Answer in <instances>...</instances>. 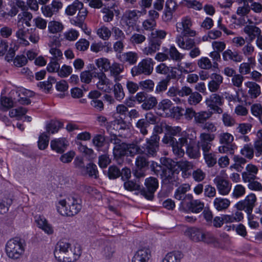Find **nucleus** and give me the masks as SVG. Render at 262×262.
<instances>
[{
    "mask_svg": "<svg viewBox=\"0 0 262 262\" xmlns=\"http://www.w3.org/2000/svg\"><path fill=\"white\" fill-rule=\"evenodd\" d=\"M222 56L223 60L226 61L232 60L235 62H240L243 60V56L237 51L233 52L230 49H227L223 52Z\"/></svg>",
    "mask_w": 262,
    "mask_h": 262,
    "instance_id": "cd10ccee",
    "label": "nucleus"
},
{
    "mask_svg": "<svg viewBox=\"0 0 262 262\" xmlns=\"http://www.w3.org/2000/svg\"><path fill=\"white\" fill-rule=\"evenodd\" d=\"M185 233L194 242H200L203 239L204 233L200 229L197 228H189Z\"/></svg>",
    "mask_w": 262,
    "mask_h": 262,
    "instance_id": "f704fd0d",
    "label": "nucleus"
},
{
    "mask_svg": "<svg viewBox=\"0 0 262 262\" xmlns=\"http://www.w3.org/2000/svg\"><path fill=\"white\" fill-rule=\"evenodd\" d=\"M95 63L101 71L107 72L109 70V69H110L111 63L109 60L107 58H99L96 60Z\"/></svg>",
    "mask_w": 262,
    "mask_h": 262,
    "instance_id": "c03bdc74",
    "label": "nucleus"
},
{
    "mask_svg": "<svg viewBox=\"0 0 262 262\" xmlns=\"http://www.w3.org/2000/svg\"><path fill=\"white\" fill-rule=\"evenodd\" d=\"M196 139V132L194 129H188L181 134V137L175 140L170 137L163 139V143L168 144L172 148L173 154L177 158H181L185 154L182 146H186V152L188 156L193 159L198 158L200 155V147L195 146Z\"/></svg>",
    "mask_w": 262,
    "mask_h": 262,
    "instance_id": "f257e3e1",
    "label": "nucleus"
},
{
    "mask_svg": "<svg viewBox=\"0 0 262 262\" xmlns=\"http://www.w3.org/2000/svg\"><path fill=\"white\" fill-rule=\"evenodd\" d=\"M56 82V79L53 77H49L47 81L40 82L38 86L47 92H49L52 87V84Z\"/></svg>",
    "mask_w": 262,
    "mask_h": 262,
    "instance_id": "6e6d98bb",
    "label": "nucleus"
},
{
    "mask_svg": "<svg viewBox=\"0 0 262 262\" xmlns=\"http://www.w3.org/2000/svg\"><path fill=\"white\" fill-rule=\"evenodd\" d=\"M203 155L205 161L208 167H212L216 163L217 158L215 154L207 151L206 152H203Z\"/></svg>",
    "mask_w": 262,
    "mask_h": 262,
    "instance_id": "de8ad7c7",
    "label": "nucleus"
},
{
    "mask_svg": "<svg viewBox=\"0 0 262 262\" xmlns=\"http://www.w3.org/2000/svg\"><path fill=\"white\" fill-rule=\"evenodd\" d=\"M110 74L112 76L114 77L115 82H119L122 78V76L120 74L124 70V66L117 62H114L112 65H110Z\"/></svg>",
    "mask_w": 262,
    "mask_h": 262,
    "instance_id": "393cba45",
    "label": "nucleus"
},
{
    "mask_svg": "<svg viewBox=\"0 0 262 262\" xmlns=\"http://www.w3.org/2000/svg\"><path fill=\"white\" fill-rule=\"evenodd\" d=\"M220 194L223 195L228 194L231 188V184L221 177L217 176L213 180Z\"/></svg>",
    "mask_w": 262,
    "mask_h": 262,
    "instance_id": "6ab92c4d",
    "label": "nucleus"
},
{
    "mask_svg": "<svg viewBox=\"0 0 262 262\" xmlns=\"http://www.w3.org/2000/svg\"><path fill=\"white\" fill-rule=\"evenodd\" d=\"M128 145L123 143L121 145L114 146L113 154L115 158H120L122 156H127Z\"/></svg>",
    "mask_w": 262,
    "mask_h": 262,
    "instance_id": "58836bf2",
    "label": "nucleus"
},
{
    "mask_svg": "<svg viewBox=\"0 0 262 262\" xmlns=\"http://www.w3.org/2000/svg\"><path fill=\"white\" fill-rule=\"evenodd\" d=\"M154 62L150 58L142 59L137 65L132 68L130 73L132 76L136 77L142 75H150L154 70Z\"/></svg>",
    "mask_w": 262,
    "mask_h": 262,
    "instance_id": "423d86ee",
    "label": "nucleus"
},
{
    "mask_svg": "<svg viewBox=\"0 0 262 262\" xmlns=\"http://www.w3.org/2000/svg\"><path fill=\"white\" fill-rule=\"evenodd\" d=\"M25 246V242L23 239L19 237L12 238L6 243V254L9 258L18 259L23 255Z\"/></svg>",
    "mask_w": 262,
    "mask_h": 262,
    "instance_id": "39448f33",
    "label": "nucleus"
},
{
    "mask_svg": "<svg viewBox=\"0 0 262 262\" xmlns=\"http://www.w3.org/2000/svg\"><path fill=\"white\" fill-rule=\"evenodd\" d=\"M139 85L140 88L148 92H152L155 87V83L153 80L151 79H146L145 80L141 81L139 82Z\"/></svg>",
    "mask_w": 262,
    "mask_h": 262,
    "instance_id": "09e8293b",
    "label": "nucleus"
},
{
    "mask_svg": "<svg viewBox=\"0 0 262 262\" xmlns=\"http://www.w3.org/2000/svg\"><path fill=\"white\" fill-rule=\"evenodd\" d=\"M246 192L245 188L241 184L236 185L233 189L232 196L234 198H238L243 196Z\"/></svg>",
    "mask_w": 262,
    "mask_h": 262,
    "instance_id": "774afa93",
    "label": "nucleus"
},
{
    "mask_svg": "<svg viewBox=\"0 0 262 262\" xmlns=\"http://www.w3.org/2000/svg\"><path fill=\"white\" fill-rule=\"evenodd\" d=\"M63 28L61 23L56 21H51L49 23L48 29L50 32L56 33L62 30Z\"/></svg>",
    "mask_w": 262,
    "mask_h": 262,
    "instance_id": "603ef678",
    "label": "nucleus"
},
{
    "mask_svg": "<svg viewBox=\"0 0 262 262\" xmlns=\"http://www.w3.org/2000/svg\"><path fill=\"white\" fill-rule=\"evenodd\" d=\"M78 11L77 16L70 19L71 23L75 26H77L86 34L90 33L87 31V27L84 24V20L88 14V11L83 7L82 3L75 1L72 5L69 6L66 9V13L67 15L72 16Z\"/></svg>",
    "mask_w": 262,
    "mask_h": 262,
    "instance_id": "f03ea898",
    "label": "nucleus"
},
{
    "mask_svg": "<svg viewBox=\"0 0 262 262\" xmlns=\"http://www.w3.org/2000/svg\"><path fill=\"white\" fill-rule=\"evenodd\" d=\"M192 177L195 181L201 182L205 179L206 173L201 168H197L192 171Z\"/></svg>",
    "mask_w": 262,
    "mask_h": 262,
    "instance_id": "0e129e2a",
    "label": "nucleus"
},
{
    "mask_svg": "<svg viewBox=\"0 0 262 262\" xmlns=\"http://www.w3.org/2000/svg\"><path fill=\"white\" fill-rule=\"evenodd\" d=\"M96 85L97 88L105 93H110L112 90V83L111 81L107 78L106 75L104 74L98 79Z\"/></svg>",
    "mask_w": 262,
    "mask_h": 262,
    "instance_id": "b1692460",
    "label": "nucleus"
},
{
    "mask_svg": "<svg viewBox=\"0 0 262 262\" xmlns=\"http://www.w3.org/2000/svg\"><path fill=\"white\" fill-rule=\"evenodd\" d=\"M255 64V58L250 57L248 58V62H243L239 67V72L241 74L246 75L249 74L251 68Z\"/></svg>",
    "mask_w": 262,
    "mask_h": 262,
    "instance_id": "72a5a7b5",
    "label": "nucleus"
},
{
    "mask_svg": "<svg viewBox=\"0 0 262 262\" xmlns=\"http://www.w3.org/2000/svg\"><path fill=\"white\" fill-rule=\"evenodd\" d=\"M180 207L183 210L198 213L203 210L204 203L200 200H194L193 195L188 193L186 195L184 201L181 202Z\"/></svg>",
    "mask_w": 262,
    "mask_h": 262,
    "instance_id": "0eeeda50",
    "label": "nucleus"
},
{
    "mask_svg": "<svg viewBox=\"0 0 262 262\" xmlns=\"http://www.w3.org/2000/svg\"><path fill=\"white\" fill-rule=\"evenodd\" d=\"M246 85L249 88L248 93L251 98H256L260 95V88L256 83L249 81L246 83Z\"/></svg>",
    "mask_w": 262,
    "mask_h": 262,
    "instance_id": "e433bc0d",
    "label": "nucleus"
},
{
    "mask_svg": "<svg viewBox=\"0 0 262 262\" xmlns=\"http://www.w3.org/2000/svg\"><path fill=\"white\" fill-rule=\"evenodd\" d=\"M170 58L175 61H180L183 58V55L180 53L174 46H171L169 50Z\"/></svg>",
    "mask_w": 262,
    "mask_h": 262,
    "instance_id": "e2e57ef3",
    "label": "nucleus"
},
{
    "mask_svg": "<svg viewBox=\"0 0 262 262\" xmlns=\"http://www.w3.org/2000/svg\"><path fill=\"white\" fill-rule=\"evenodd\" d=\"M212 112L201 111L196 113L194 122L197 124H204L212 115Z\"/></svg>",
    "mask_w": 262,
    "mask_h": 262,
    "instance_id": "c9c22d12",
    "label": "nucleus"
},
{
    "mask_svg": "<svg viewBox=\"0 0 262 262\" xmlns=\"http://www.w3.org/2000/svg\"><path fill=\"white\" fill-rule=\"evenodd\" d=\"M198 65L200 68L204 70H209L213 67V64L210 60L206 57L200 59L198 61Z\"/></svg>",
    "mask_w": 262,
    "mask_h": 262,
    "instance_id": "680f3d73",
    "label": "nucleus"
},
{
    "mask_svg": "<svg viewBox=\"0 0 262 262\" xmlns=\"http://www.w3.org/2000/svg\"><path fill=\"white\" fill-rule=\"evenodd\" d=\"M258 169L256 166L252 164H249L246 167V171L242 174V179L244 182L250 181L256 179V174Z\"/></svg>",
    "mask_w": 262,
    "mask_h": 262,
    "instance_id": "4be33fe9",
    "label": "nucleus"
},
{
    "mask_svg": "<svg viewBox=\"0 0 262 262\" xmlns=\"http://www.w3.org/2000/svg\"><path fill=\"white\" fill-rule=\"evenodd\" d=\"M115 253V249L111 245H106L101 251V254L104 258L109 259L113 256Z\"/></svg>",
    "mask_w": 262,
    "mask_h": 262,
    "instance_id": "13d9d810",
    "label": "nucleus"
},
{
    "mask_svg": "<svg viewBox=\"0 0 262 262\" xmlns=\"http://www.w3.org/2000/svg\"><path fill=\"white\" fill-rule=\"evenodd\" d=\"M202 100V95L197 92H191L189 95L187 101L191 105H196L199 103Z\"/></svg>",
    "mask_w": 262,
    "mask_h": 262,
    "instance_id": "3c124183",
    "label": "nucleus"
},
{
    "mask_svg": "<svg viewBox=\"0 0 262 262\" xmlns=\"http://www.w3.org/2000/svg\"><path fill=\"white\" fill-rule=\"evenodd\" d=\"M81 200L76 194L70 195L60 200L57 205L58 212L63 216H72L81 209Z\"/></svg>",
    "mask_w": 262,
    "mask_h": 262,
    "instance_id": "7ed1b4c3",
    "label": "nucleus"
},
{
    "mask_svg": "<svg viewBox=\"0 0 262 262\" xmlns=\"http://www.w3.org/2000/svg\"><path fill=\"white\" fill-rule=\"evenodd\" d=\"M135 165L139 170H143L148 167L149 161L145 156L139 155L136 159Z\"/></svg>",
    "mask_w": 262,
    "mask_h": 262,
    "instance_id": "79ce46f5",
    "label": "nucleus"
},
{
    "mask_svg": "<svg viewBox=\"0 0 262 262\" xmlns=\"http://www.w3.org/2000/svg\"><path fill=\"white\" fill-rule=\"evenodd\" d=\"M172 102L167 99H163L158 105V110L160 115L165 117H169L172 114L171 111L172 108Z\"/></svg>",
    "mask_w": 262,
    "mask_h": 262,
    "instance_id": "412c9836",
    "label": "nucleus"
},
{
    "mask_svg": "<svg viewBox=\"0 0 262 262\" xmlns=\"http://www.w3.org/2000/svg\"><path fill=\"white\" fill-rule=\"evenodd\" d=\"M191 26L192 23L190 19L186 17L183 19L182 21L177 23V31L181 33L179 35L193 37L195 36L196 32L191 29Z\"/></svg>",
    "mask_w": 262,
    "mask_h": 262,
    "instance_id": "2eb2a0df",
    "label": "nucleus"
},
{
    "mask_svg": "<svg viewBox=\"0 0 262 262\" xmlns=\"http://www.w3.org/2000/svg\"><path fill=\"white\" fill-rule=\"evenodd\" d=\"M190 189V185L188 183L183 184L180 185L174 192V198L181 202L185 198L186 193Z\"/></svg>",
    "mask_w": 262,
    "mask_h": 262,
    "instance_id": "473e14b6",
    "label": "nucleus"
},
{
    "mask_svg": "<svg viewBox=\"0 0 262 262\" xmlns=\"http://www.w3.org/2000/svg\"><path fill=\"white\" fill-rule=\"evenodd\" d=\"M54 254L55 258L60 262H74L80 256V254H76L72 251L70 243L63 241L57 243Z\"/></svg>",
    "mask_w": 262,
    "mask_h": 262,
    "instance_id": "20e7f679",
    "label": "nucleus"
},
{
    "mask_svg": "<svg viewBox=\"0 0 262 262\" xmlns=\"http://www.w3.org/2000/svg\"><path fill=\"white\" fill-rule=\"evenodd\" d=\"M49 142V137L47 134L45 133L41 134L38 141V148L41 150L45 149L48 146Z\"/></svg>",
    "mask_w": 262,
    "mask_h": 262,
    "instance_id": "052dcab7",
    "label": "nucleus"
},
{
    "mask_svg": "<svg viewBox=\"0 0 262 262\" xmlns=\"http://www.w3.org/2000/svg\"><path fill=\"white\" fill-rule=\"evenodd\" d=\"M169 82H170L165 78L160 81L156 86L155 93L160 94L165 91L167 89Z\"/></svg>",
    "mask_w": 262,
    "mask_h": 262,
    "instance_id": "69168bd1",
    "label": "nucleus"
},
{
    "mask_svg": "<svg viewBox=\"0 0 262 262\" xmlns=\"http://www.w3.org/2000/svg\"><path fill=\"white\" fill-rule=\"evenodd\" d=\"M78 149L82 154L86 156L89 159H94L96 157L94 150L88 148L86 146L82 145L81 143L78 144Z\"/></svg>",
    "mask_w": 262,
    "mask_h": 262,
    "instance_id": "5fc2aeb1",
    "label": "nucleus"
},
{
    "mask_svg": "<svg viewBox=\"0 0 262 262\" xmlns=\"http://www.w3.org/2000/svg\"><path fill=\"white\" fill-rule=\"evenodd\" d=\"M160 137L157 134H154L149 139H146V143L142 146L143 152L148 156H155L159 149Z\"/></svg>",
    "mask_w": 262,
    "mask_h": 262,
    "instance_id": "f8f14e48",
    "label": "nucleus"
},
{
    "mask_svg": "<svg viewBox=\"0 0 262 262\" xmlns=\"http://www.w3.org/2000/svg\"><path fill=\"white\" fill-rule=\"evenodd\" d=\"M182 35H177L176 38V42L178 46L186 50H190L195 46V42L194 39L187 37Z\"/></svg>",
    "mask_w": 262,
    "mask_h": 262,
    "instance_id": "aec40b11",
    "label": "nucleus"
},
{
    "mask_svg": "<svg viewBox=\"0 0 262 262\" xmlns=\"http://www.w3.org/2000/svg\"><path fill=\"white\" fill-rule=\"evenodd\" d=\"M177 7L176 3L173 0H167L165 4V16L167 19L172 18V13L176 11Z\"/></svg>",
    "mask_w": 262,
    "mask_h": 262,
    "instance_id": "4c0bfd02",
    "label": "nucleus"
},
{
    "mask_svg": "<svg viewBox=\"0 0 262 262\" xmlns=\"http://www.w3.org/2000/svg\"><path fill=\"white\" fill-rule=\"evenodd\" d=\"M105 141L104 137L101 135H96L92 140L93 145L97 147L98 150H100V148L104 145Z\"/></svg>",
    "mask_w": 262,
    "mask_h": 262,
    "instance_id": "338daca9",
    "label": "nucleus"
},
{
    "mask_svg": "<svg viewBox=\"0 0 262 262\" xmlns=\"http://www.w3.org/2000/svg\"><path fill=\"white\" fill-rule=\"evenodd\" d=\"M214 208L218 211H223L226 210L230 205L229 200L221 197L216 198L213 202Z\"/></svg>",
    "mask_w": 262,
    "mask_h": 262,
    "instance_id": "c85d7f7f",
    "label": "nucleus"
},
{
    "mask_svg": "<svg viewBox=\"0 0 262 262\" xmlns=\"http://www.w3.org/2000/svg\"><path fill=\"white\" fill-rule=\"evenodd\" d=\"M145 187L140 190V194L148 200H152L154 194L159 187L158 180L154 177L146 178L145 180Z\"/></svg>",
    "mask_w": 262,
    "mask_h": 262,
    "instance_id": "9d476101",
    "label": "nucleus"
},
{
    "mask_svg": "<svg viewBox=\"0 0 262 262\" xmlns=\"http://www.w3.org/2000/svg\"><path fill=\"white\" fill-rule=\"evenodd\" d=\"M257 199L253 193L248 195L244 200L239 201L235 205L238 210H245L248 215L251 214L253 208L255 205Z\"/></svg>",
    "mask_w": 262,
    "mask_h": 262,
    "instance_id": "9b49d317",
    "label": "nucleus"
},
{
    "mask_svg": "<svg viewBox=\"0 0 262 262\" xmlns=\"http://www.w3.org/2000/svg\"><path fill=\"white\" fill-rule=\"evenodd\" d=\"M62 6L63 4L60 1L53 0L51 4L42 6L41 7V10L45 17H51L58 13Z\"/></svg>",
    "mask_w": 262,
    "mask_h": 262,
    "instance_id": "a211bd4d",
    "label": "nucleus"
},
{
    "mask_svg": "<svg viewBox=\"0 0 262 262\" xmlns=\"http://www.w3.org/2000/svg\"><path fill=\"white\" fill-rule=\"evenodd\" d=\"M157 73L166 75V79L169 82L171 79L178 80L182 74V70L175 67H168L165 63H161L156 68Z\"/></svg>",
    "mask_w": 262,
    "mask_h": 262,
    "instance_id": "1a4fd4ad",
    "label": "nucleus"
},
{
    "mask_svg": "<svg viewBox=\"0 0 262 262\" xmlns=\"http://www.w3.org/2000/svg\"><path fill=\"white\" fill-rule=\"evenodd\" d=\"M244 31L248 36L250 42L261 35L260 29L254 25H246L244 28Z\"/></svg>",
    "mask_w": 262,
    "mask_h": 262,
    "instance_id": "bb28decb",
    "label": "nucleus"
},
{
    "mask_svg": "<svg viewBox=\"0 0 262 262\" xmlns=\"http://www.w3.org/2000/svg\"><path fill=\"white\" fill-rule=\"evenodd\" d=\"M158 101L155 97L150 96L146 98V100L141 105V107L144 110H149L154 108L157 104Z\"/></svg>",
    "mask_w": 262,
    "mask_h": 262,
    "instance_id": "a18cd8bd",
    "label": "nucleus"
},
{
    "mask_svg": "<svg viewBox=\"0 0 262 262\" xmlns=\"http://www.w3.org/2000/svg\"><path fill=\"white\" fill-rule=\"evenodd\" d=\"M50 144L52 149L58 153L63 152L68 146L67 141L64 138L53 140L51 141Z\"/></svg>",
    "mask_w": 262,
    "mask_h": 262,
    "instance_id": "a878e982",
    "label": "nucleus"
},
{
    "mask_svg": "<svg viewBox=\"0 0 262 262\" xmlns=\"http://www.w3.org/2000/svg\"><path fill=\"white\" fill-rule=\"evenodd\" d=\"M219 143L222 144L218 148L219 151L222 154H234L235 146L232 144L233 136L228 133H221L218 136Z\"/></svg>",
    "mask_w": 262,
    "mask_h": 262,
    "instance_id": "6e6552de",
    "label": "nucleus"
},
{
    "mask_svg": "<svg viewBox=\"0 0 262 262\" xmlns=\"http://www.w3.org/2000/svg\"><path fill=\"white\" fill-rule=\"evenodd\" d=\"M136 126L143 135L147 134V128L149 126L148 123L145 119H139L136 124Z\"/></svg>",
    "mask_w": 262,
    "mask_h": 262,
    "instance_id": "864d4df0",
    "label": "nucleus"
},
{
    "mask_svg": "<svg viewBox=\"0 0 262 262\" xmlns=\"http://www.w3.org/2000/svg\"><path fill=\"white\" fill-rule=\"evenodd\" d=\"M215 139V135L213 134L202 133L199 136L198 141V146L202 149L203 152L209 151L212 146V142Z\"/></svg>",
    "mask_w": 262,
    "mask_h": 262,
    "instance_id": "dca6fc26",
    "label": "nucleus"
},
{
    "mask_svg": "<svg viewBox=\"0 0 262 262\" xmlns=\"http://www.w3.org/2000/svg\"><path fill=\"white\" fill-rule=\"evenodd\" d=\"M127 156L133 157L136 154L143 152V149L141 148L138 145L132 143L127 144Z\"/></svg>",
    "mask_w": 262,
    "mask_h": 262,
    "instance_id": "8fccbe9b",
    "label": "nucleus"
},
{
    "mask_svg": "<svg viewBox=\"0 0 262 262\" xmlns=\"http://www.w3.org/2000/svg\"><path fill=\"white\" fill-rule=\"evenodd\" d=\"M167 134L162 139V142H163V139L168 137H170L175 140H177L173 136H177L178 134L181 132L182 129L180 126H167L166 127Z\"/></svg>",
    "mask_w": 262,
    "mask_h": 262,
    "instance_id": "49530a36",
    "label": "nucleus"
},
{
    "mask_svg": "<svg viewBox=\"0 0 262 262\" xmlns=\"http://www.w3.org/2000/svg\"><path fill=\"white\" fill-rule=\"evenodd\" d=\"M62 124L58 121H51L47 125L46 130L49 134H54L57 133L59 129L61 127Z\"/></svg>",
    "mask_w": 262,
    "mask_h": 262,
    "instance_id": "bf43d9fd",
    "label": "nucleus"
},
{
    "mask_svg": "<svg viewBox=\"0 0 262 262\" xmlns=\"http://www.w3.org/2000/svg\"><path fill=\"white\" fill-rule=\"evenodd\" d=\"M35 222L38 227L43 230L45 233L48 234H51L53 233V229L51 226L48 223L47 221L44 217L41 216H36Z\"/></svg>",
    "mask_w": 262,
    "mask_h": 262,
    "instance_id": "2f4dec72",
    "label": "nucleus"
},
{
    "mask_svg": "<svg viewBox=\"0 0 262 262\" xmlns=\"http://www.w3.org/2000/svg\"><path fill=\"white\" fill-rule=\"evenodd\" d=\"M142 12L137 10H128L123 15L122 20L128 28H134L141 16Z\"/></svg>",
    "mask_w": 262,
    "mask_h": 262,
    "instance_id": "f3484780",
    "label": "nucleus"
},
{
    "mask_svg": "<svg viewBox=\"0 0 262 262\" xmlns=\"http://www.w3.org/2000/svg\"><path fill=\"white\" fill-rule=\"evenodd\" d=\"M118 58L122 62H128L130 64H135L138 59V54L135 52H128L117 55Z\"/></svg>",
    "mask_w": 262,
    "mask_h": 262,
    "instance_id": "c756f323",
    "label": "nucleus"
},
{
    "mask_svg": "<svg viewBox=\"0 0 262 262\" xmlns=\"http://www.w3.org/2000/svg\"><path fill=\"white\" fill-rule=\"evenodd\" d=\"M124 188L130 191L136 190H140L141 189L140 185L138 182H134L133 181H127L124 183Z\"/></svg>",
    "mask_w": 262,
    "mask_h": 262,
    "instance_id": "4d7b16f0",
    "label": "nucleus"
},
{
    "mask_svg": "<svg viewBox=\"0 0 262 262\" xmlns=\"http://www.w3.org/2000/svg\"><path fill=\"white\" fill-rule=\"evenodd\" d=\"M151 256L150 251L148 248L138 250L134 255L132 262H149Z\"/></svg>",
    "mask_w": 262,
    "mask_h": 262,
    "instance_id": "5701e85b",
    "label": "nucleus"
},
{
    "mask_svg": "<svg viewBox=\"0 0 262 262\" xmlns=\"http://www.w3.org/2000/svg\"><path fill=\"white\" fill-rule=\"evenodd\" d=\"M240 152L246 158L249 160L253 158L255 154L253 146L251 144H245L241 149Z\"/></svg>",
    "mask_w": 262,
    "mask_h": 262,
    "instance_id": "37998d69",
    "label": "nucleus"
},
{
    "mask_svg": "<svg viewBox=\"0 0 262 262\" xmlns=\"http://www.w3.org/2000/svg\"><path fill=\"white\" fill-rule=\"evenodd\" d=\"M164 184L168 186H177L179 184L178 173L174 172L171 169L167 167L162 168L161 174Z\"/></svg>",
    "mask_w": 262,
    "mask_h": 262,
    "instance_id": "ddd939ff",
    "label": "nucleus"
},
{
    "mask_svg": "<svg viewBox=\"0 0 262 262\" xmlns=\"http://www.w3.org/2000/svg\"><path fill=\"white\" fill-rule=\"evenodd\" d=\"M183 257L180 251H174L167 253L163 259V262H180Z\"/></svg>",
    "mask_w": 262,
    "mask_h": 262,
    "instance_id": "a19ab883",
    "label": "nucleus"
},
{
    "mask_svg": "<svg viewBox=\"0 0 262 262\" xmlns=\"http://www.w3.org/2000/svg\"><path fill=\"white\" fill-rule=\"evenodd\" d=\"M113 92L115 99L119 101L123 100L125 97L123 88L119 82H115L113 86Z\"/></svg>",
    "mask_w": 262,
    "mask_h": 262,
    "instance_id": "ea45409f",
    "label": "nucleus"
},
{
    "mask_svg": "<svg viewBox=\"0 0 262 262\" xmlns=\"http://www.w3.org/2000/svg\"><path fill=\"white\" fill-rule=\"evenodd\" d=\"M205 102L207 106L213 111L214 113L219 114L223 113V110L220 107L223 102L222 96L217 94H212L206 98Z\"/></svg>",
    "mask_w": 262,
    "mask_h": 262,
    "instance_id": "4468645a",
    "label": "nucleus"
},
{
    "mask_svg": "<svg viewBox=\"0 0 262 262\" xmlns=\"http://www.w3.org/2000/svg\"><path fill=\"white\" fill-rule=\"evenodd\" d=\"M80 173L84 176H89V177L95 179L98 178V171L97 166L93 163H88L84 167Z\"/></svg>",
    "mask_w": 262,
    "mask_h": 262,
    "instance_id": "7c9ffc66",
    "label": "nucleus"
}]
</instances>
